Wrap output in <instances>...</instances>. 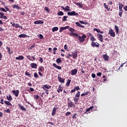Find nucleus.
Masks as SVG:
<instances>
[{"label": "nucleus", "instance_id": "680f3d73", "mask_svg": "<svg viewBox=\"0 0 127 127\" xmlns=\"http://www.w3.org/2000/svg\"><path fill=\"white\" fill-rule=\"evenodd\" d=\"M0 103L1 104V105H3V98H0Z\"/></svg>", "mask_w": 127, "mask_h": 127}, {"label": "nucleus", "instance_id": "1a4fd4ad", "mask_svg": "<svg viewBox=\"0 0 127 127\" xmlns=\"http://www.w3.org/2000/svg\"><path fill=\"white\" fill-rule=\"evenodd\" d=\"M97 37H98L99 40H100V41L101 42H104V38H103V35H102L101 34H98Z\"/></svg>", "mask_w": 127, "mask_h": 127}, {"label": "nucleus", "instance_id": "338daca9", "mask_svg": "<svg viewBox=\"0 0 127 127\" xmlns=\"http://www.w3.org/2000/svg\"><path fill=\"white\" fill-rule=\"evenodd\" d=\"M34 24H39V20L35 21L34 22Z\"/></svg>", "mask_w": 127, "mask_h": 127}, {"label": "nucleus", "instance_id": "5701e85b", "mask_svg": "<svg viewBox=\"0 0 127 127\" xmlns=\"http://www.w3.org/2000/svg\"><path fill=\"white\" fill-rule=\"evenodd\" d=\"M18 106H19V108H20V109H21L22 111H24L25 112V111H26V109H25V108H24V107H23L22 105L19 104Z\"/></svg>", "mask_w": 127, "mask_h": 127}, {"label": "nucleus", "instance_id": "cd10ccee", "mask_svg": "<svg viewBox=\"0 0 127 127\" xmlns=\"http://www.w3.org/2000/svg\"><path fill=\"white\" fill-rule=\"evenodd\" d=\"M75 4L76 5H78V6H79V7H83V3H82V2H76L75 3Z\"/></svg>", "mask_w": 127, "mask_h": 127}, {"label": "nucleus", "instance_id": "79ce46f5", "mask_svg": "<svg viewBox=\"0 0 127 127\" xmlns=\"http://www.w3.org/2000/svg\"><path fill=\"white\" fill-rule=\"evenodd\" d=\"M70 57H72V55L70 54H69L66 56L67 59H71V58Z\"/></svg>", "mask_w": 127, "mask_h": 127}, {"label": "nucleus", "instance_id": "2eb2a0df", "mask_svg": "<svg viewBox=\"0 0 127 127\" xmlns=\"http://www.w3.org/2000/svg\"><path fill=\"white\" fill-rule=\"evenodd\" d=\"M70 27L69 26H66L65 27H62L60 30V32H62L63 30H66V29H68Z\"/></svg>", "mask_w": 127, "mask_h": 127}, {"label": "nucleus", "instance_id": "ddd939ff", "mask_svg": "<svg viewBox=\"0 0 127 127\" xmlns=\"http://www.w3.org/2000/svg\"><path fill=\"white\" fill-rule=\"evenodd\" d=\"M58 107H54L53 109V111L52 112V116H55L56 114V111L58 110Z\"/></svg>", "mask_w": 127, "mask_h": 127}, {"label": "nucleus", "instance_id": "de8ad7c7", "mask_svg": "<svg viewBox=\"0 0 127 127\" xmlns=\"http://www.w3.org/2000/svg\"><path fill=\"white\" fill-rule=\"evenodd\" d=\"M68 30H69V31H71V32H75V29H73V28H69L68 29Z\"/></svg>", "mask_w": 127, "mask_h": 127}, {"label": "nucleus", "instance_id": "37998d69", "mask_svg": "<svg viewBox=\"0 0 127 127\" xmlns=\"http://www.w3.org/2000/svg\"><path fill=\"white\" fill-rule=\"evenodd\" d=\"M25 74L26 75V76H29V77H31V74H30V73H29L28 72H27V71H26L25 72Z\"/></svg>", "mask_w": 127, "mask_h": 127}, {"label": "nucleus", "instance_id": "c85d7f7f", "mask_svg": "<svg viewBox=\"0 0 127 127\" xmlns=\"http://www.w3.org/2000/svg\"><path fill=\"white\" fill-rule=\"evenodd\" d=\"M58 29H59L58 27H54L52 28V31L53 32H55V31H57Z\"/></svg>", "mask_w": 127, "mask_h": 127}, {"label": "nucleus", "instance_id": "f8f14e48", "mask_svg": "<svg viewBox=\"0 0 127 127\" xmlns=\"http://www.w3.org/2000/svg\"><path fill=\"white\" fill-rule=\"evenodd\" d=\"M19 38H27V37H29V36L25 34H22L18 36Z\"/></svg>", "mask_w": 127, "mask_h": 127}, {"label": "nucleus", "instance_id": "9b49d317", "mask_svg": "<svg viewBox=\"0 0 127 127\" xmlns=\"http://www.w3.org/2000/svg\"><path fill=\"white\" fill-rule=\"evenodd\" d=\"M13 94H14L15 97H18V95H19V90H12Z\"/></svg>", "mask_w": 127, "mask_h": 127}, {"label": "nucleus", "instance_id": "aec40b11", "mask_svg": "<svg viewBox=\"0 0 127 127\" xmlns=\"http://www.w3.org/2000/svg\"><path fill=\"white\" fill-rule=\"evenodd\" d=\"M58 79L59 80V82H60L61 83H64L65 82V79L60 76H58Z\"/></svg>", "mask_w": 127, "mask_h": 127}, {"label": "nucleus", "instance_id": "0eeeda50", "mask_svg": "<svg viewBox=\"0 0 127 127\" xmlns=\"http://www.w3.org/2000/svg\"><path fill=\"white\" fill-rule=\"evenodd\" d=\"M109 34H110V36H112V37H116V33H115V31L113 30V29H110L109 31Z\"/></svg>", "mask_w": 127, "mask_h": 127}, {"label": "nucleus", "instance_id": "4d7b16f0", "mask_svg": "<svg viewBox=\"0 0 127 127\" xmlns=\"http://www.w3.org/2000/svg\"><path fill=\"white\" fill-rule=\"evenodd\" d=\"M43 23H44V21H43V20H39V24H43Z\"/></svg>", "mask_w": 127, "mask_h": 127}, {"label": "nucleus", "instance_id": "423d86ee", "mask_svg": "<svg viewBox=\"0 0 127 127\" xmlns=\"http://www.w3.org/2000/svg\"><path fill=\"white\" fill-rule=\"evenodd\" d=\"M67 14L68 15H70V16H76V15H79V14L78 13H76V12L72 11L71 12H67Z\"/></svg>", "mask_w": 127, "mask_h": 127}, {"label": "nucleus", "instance_id": "473e14b6", "mask_svg": "<svg viewBox=\"0 0 127 127\" xmlns=\"http://www.w3.org/2000/svg\"><path fill=\"white\" fill-rule=\"evenodd\" d=\"M73 100L75 105H77V102L79 101V98L74 97Z\"/></svg>", "mask_w": 127, "mask_h": 127}, {"label": "nucleus", "instance_id": "ea45409f", "mask_svg": "<svg viewBox=\"0 0 127 127\" xmlns=\"http://www.w3.org/2000/svg\"><path fill=\"white\" fill-rule=\"evenodd\" d=\"M43 69H44V67L43 66H40L39 68V71H40V72H43Z\"/></svg>", "mask_w": 127, "mask_h": 127}, {"label": "nucleus", "instance_id": "bf43d9fd", "mask_svg": "<svg viewBox=\"0 0 127 127\" xmlns=\"http://www.w3.org/2000/svg\"><path fill=\"white\" fill-rule=\"evenodd\" d=\"M20 25H19V24H16L15 27V28H19V27H20Z\"/></svg>", "mask_w": 127, "mask_h": 127}, {"label": "nucleus", "instance_id": "3c124183", "mask_svg": "<svg viewBox=\"0 0 127 127\" xmlns=\"http://www.w3.org/2000/svg\"><path fill=\"white\" fill-rule=\"evenodd\" d=\"M27 58L28 59V60H29L30 61H33V60H32V59H31V56H27Z\"/></svg>", "mask_w": 127, "mask_h": 127}, {"label": "nucleus", "instance_id": "c9c22d12", "mask_svg": "<svg viewBox=\"0 0 127 127\" xmlns=\"http://www.w3.org/2000/svg\"><path fill=\"white\" fill-rule=\"evenodd\" d=\"M80 91H78L77 93L75 94V97L76 98H80Z\"/></svg>", "mask_w": 127, "mask_h": 127}, {"label": "nucleus", "instance_id": "13d9d810", "mask_svg": "<svg viewBox=\"0 0 127 127\" xmlns=\"http://www.w3.org/2000/svg\"><path fill=\"white\" fill-rule=\"evenodd\" d=\"M39 61L41 62V63H43V58L40 57Z\"/></svg>", "mask_w": 127, "mask_h": 127}, {"label": "nucleus", "instance_id": "5fc2aeb1", "mask_svg": "<svg viewBox=\"0 0 127 127\" xmlns=\"http://www.w3.org/2000/svg\"><path fill=\"white\" fill-rule=\"evenodd\" d=\"M0 10H1L2 11H4V12H6V10L4 9V8L0 7Z\"/></svg>", "mask_w": 127, "mask_h": 127}, {"label": "nucleus", "instance_id": "6e6552de", "mask_svg": "<svg viewBox=\"0 0 127 127\" xmlns=\"http://www.w3.org/2000/svg\"><path fill=\"white\" fill-rule=\"evenodd\" d=\"M67 107L68 108H72V107H75V106L74 105V103L72 101L69 100V101L67 103Z\"/></svg>", "mask_w": 127, "mask_h": 127}, {"label": "nucleus", "instance_id": "f257e3e1", "mask_svg": "<svg viewBox=\"0 0 127 127\" xmlns=\"http://www.w3.org/2000/svg\"><path fill=\"white\" fill-rule=\"evenodd\" d=\"M70 35H75V36H77L79 38V42H84L85 41V38H87V36L86 35H83L82 36H79V34L75 33H70Z\"/></svg>", "mask_w": 127, "mask_h": 127}, {"label": "nucleus", "instance_id": "a878e982", "mask_svg": "<svg viewBox=\"0 0 127 127\" xmlns=\"http://www.w3.org/2000/svg\"><path fill=\"white\" fill-rule=\"evenodd\" d=\"M103 5H104L105 8L107 9L108 10V11L110 10V8H109V5H107V4H106V3H104Z\"/></svg>", "mask_w": 127, "mask_h": 127}, {"label": "nucleus", "instance_id": "a211bd4d", "mask_svg": "<svg viewBox=\"0 0 127 127\" xmlns=\"http://www.w3.org/2000/svg\"><path fill=\"white\" fill-rule=\"evenodd\" d=\"M103 58L104 59L105 61H109V56H108V55H104Z\"/></svg>", "mask_w": 127, "mask_h": 127}, {"label": "nucleus", "instance_id": "09e8293b", "mask_svg": "<svg viewBox=\"0 0 127 127\" xmlns=\"http://www.w3.org/2000/svg\"><path fill=\"white\" fill-rule=\"evenodd\" d=\"M34 76L35 78H38L39 77V75H38V74H37V72H35L34 73Z\"/></svg>", "mask_w": 127, "mask_h": 127}, {"label": "nucleus", "instance_id": "603ef678", "mask_svg": "<svg viewBox=\"0 0 127 127\" xmlns=\"http://www.w3.org/2000/svg\"><path fill=\"white\" fill-rule=\"evenodd\" d=\"M5 113L7 114H10V110L9 109H7L6 110H5Z\"/></svg>", "mask_w": 127, "mask_h": 127}, {"label": "nucleus", "instance_id": "052dcab7", "mask_svg": "<svg viewBox=\"0 0 127 127\" xmlns=\"http://www.w3.org/2000/svg\"><path fill=\"white\" fill-rule=\"evenodd\" d=\"M0 17H3L4 16V14L3 12H0Z\"/></svg>", "mask_w": 127, "mask_h": 127}, {"label": "nucleus", "instance_id": "c03bdc74", "mask_svg": "<svg viewBox=\"0 0 127 127\" xmlns=\"http://www.w3.org/2000/svg\"><path fill=\"white\" fill-rule=\"evenodd\" d=\"M61 59H60V58H58L56 60L57 63H61Z\"/></svg>", "mask_w": 127, "mask_h": 127}, {"label": "nucleus", "instance_id": "a19ab883", "mask_svg": "<svg viewBox=\"0 0 127 127\" xmlns=\"http://www.w3.org/2000/svg\"><path fill=\"white\" fill-rule=\"evenodd\" d=\"M35 45H32L30 47L28 48V50H31L33 48H35Z\"/></svg>", "mask_w": 127, "mask_h": 127}, {"label": "nucleus", "instance_id": "4468645a", "mask_svg": "<svg viewBox=\"0 0 127 127\" xmlns=\"http://www.w3.org/2000/svg\"><path fill=\"white\" fill-rule=\"evenodd\" d=\"M79 90H80V87L78 86H76L73 89H72L71 90V93H75V92H76V91H79Z\"/></svg>", "mask_w": 127, "mask_h": 127}, {"label": "nucleus", "instance_id": "7ed1b4c3", "mask_svg": "<svg viewBox=\"0 0 127 127\" xmlns=\"http://www.w3.org/2000/svg\"><path fill=\"white\" fill-rule=\"evenodd\" d=\"M91 46L92 47H97V48H99V47H100V44L97 42H95L92 41L91 42Z\"/></svg>", "mask_w": 127, "mask_h": 127}, {"label": "nucleus", "instance_id": "0e129e2a", "mask_svg": "<svg viewBox=\"0 0 127 127\" xmlns=\"http://www.w3.org/2000/svg\"><path fill=\"white\" fill-rule=\"evenodd\" d=\"M0 18H3V19H7V17H6V16H4L3 17H0Z\"/></svg>", "mask_w": 127, "mask_h": 127}, {"label": "nucleus", "instance_id": "f03ea898", "mask_svg": "<svg viewBox=\"0 0 127 127\" xmlns=\"http://www.w3.org/2000/svg\"><path fill=\"white\" fill-rule=\"evenodd\" d=\"M42 88V89H43V90L46 91H45L46 94H47V95H48V94H49V92H48V90L49 89H50V88H51V86L50 85L48 86L47 84H46L45 85H43Z\"/></svg>", "mask_w": 127, "mask_h": 127}, {"label": "nucleus", "instance_id": "f704fd0d", "mask_svg": "<svg viewBox=\"0 0 127 127\" xmlns=\"http://www.w3.org/2000/svg\"><path fill=\"white\" fill-rule=\"evenodd\" d=\"M89 93H90V92H86L84 93H82L81 95V97H84V96H87L89 94Z\"/></svg>", "mask_w": 127, "mask_h": 127}, {"label": "nucleus", "instance_id": "f3484780", "mask_svg": "<svg viewBox=\"0 0 127 127\" xmlns=\"http://www.w3.org/2000/svg\"><path fill=\"white\" fill-rule=\"evenodd\" d=\"M58 93H60V92L63 91V87L61 86V85H60L58 87V89L57 90Z\"/></svg>", "mask_w": 127, "mask_h": 127}, {"label": "nucleus", "instance_id": "412c9836", "mask_svg": "<svg viewBox=\"0 0 127 127\" xmlns=\"http://www.w3.org/2000/svg\"><path fill=\"white\" fill-rule=\"evenodd\" d=\"M12 8H16V9H21V7L18 6L17 4L13 5Z\"/></svg>", "mask_w": 127, "mask_h": 127}, {"label": "nucleus", "instance_id": "e433bc0d", "mask_svg": "<svg viewBox=\"0 0 127 127\" xmlns=\"http://www.w3.org/2000/svg\"><path fill=\"white\" fill-rule=\"evenodd\" d=\"M45 10L48 12V13H49L50 12V9H49V8L48 7L46 6L45 7Z\"/></svg>", "mask_w": 127, "mask_h": 127}, {"label": "nucleus", "instance_id": "8fccbe9b", "mask_svg": "<svg viewBox=\"0 0 127 127\" xmlns=\"http://www.w3.org/2000/svg\"><path fill=\"white\" fill-rule=\"evenodd\" d=\"M70 115H71V112H66L65 114V116H66V117H69V116H70Z\"/></svg>", "mask_w": 127, "mask_h": 127}, {"label": "nucleus", "instance_id": "69168bd1", "mask_svg": "<svg viewBox=\"0 0 127 127\" xmlns=\"http://www.w3.org/2000/svg\"><path fill=\"white\" fill-rule=\"evenodd\" d=\"M91 77H92V78H96V74L92 73Z\"/></svg>", "mask_w": 127, "mask_h": 127}, {"label": "nucleus", "instance_id": "864d4df0", "mask_svg": "<svg viewBox=\"0 0 127 127\" xmlns=\"http://www.w3.org/2000/svg\"><path fill=\"white\" fill-rule=\"evenodd\" d=\"M10 24H11L12 27H15V25L16 24L14 23L13 22H11Z\"/></svg>", "mask_w": 127, "mask_h": 127}, {"label": "nucleus", "instance_id": "b1692460", "mask_svg": "<svg viewBox=\"0 0 127 127\" xmlns=\"http://www.w3.org/2000/svg\"><path fill=\"white\" fill-rule=\"evenodd\" d=\"M6 98L8 101H9L10 102L11 101H12V97H11V95H10V94H9V96H6Z\"/></svg>", "mask_w": 127, "mask_h": 127}, {"label": "nucleus", "instance_id": "dca6fc26", "mask_svg": "<svg viewBox=\"0 0 127 127\" xmlns=\"http://www.w3.org/2000/svg\"><path fill=\"white\" fill-rule=\"evenodd\" d=\"M53 66L55 67V68H57V69H58L59 70H61V69H62V67H61V66L57 65L55 63L53 64Z\"/></svg>", "mask_w": 127, "mask_h": 127}, {"label": "nucleus", "instance_id": "49530a36", "mask_svg": "<svg viewBox=\"0 0 127 127\" xmlns=\"http://www.w3.org/2000/svg\"><path fill=\"white\" fill-rule=\"evenodd\" d=\"M122 14H123V10H119V16H120V17H122L123 16Z\"/></svg>", "mask_w": 127, "mask_h": 127}, {"label": "nucleus", "instance_id": "bb28decb", "mask_svg": "<svg viewBox=\"0 0 127 127\" xmlns=\"http://www.w3.org/2000/svg\"><path fill=\"white\" fill-rule=\"evenodd\" d=\"M119 10H123V7H124V4L121 3H119Z\"/></svg>", "mask_w": 127, "mask_h": 127}, {"label": "nucleus", "instance_id": "6ab92c4d", "mask_svg": "<svg viewBox=\"0 0 127 127\" xmlns=\"http://www.w3.org/2000/svg\"><path fill=\"white\" fill-rule=\"evenodd\" d=\"M30 65L31 67H32V68L37 69V64H36V63H31Z\"/></svg>", "mask_w": 127, "mask_h": 127}, {"label": "nucleus", "instance_id": "58836bf2", "mask_svg": "<svg viewBox=\"0 0 127 127\" xmlns=\"http://www.w3.org/2000/svg\"><path fill=\"white\" fill-rule=\"evenodd\" d=\"M65 8L66 10V11H64L67 12V11H70V10H70V7L69 6H66Z\"/></svg>", "mask_w": 127, "mask_h": 127}, {"label": "nucleus", "instance_id": "393cba45", "mask_svg": "<svg viewBox=\"0 0 127 127\" xmlns=\"http://www.w3.org/2000/svg\"><path fill=\"white\" fill-rule=\"evenodd\" d=\"M4 104L5 105H7V106H11V107H12V105L11 104V103L9 101H4Z\"/></svg>", "mask_w": 127, "mask_h": 127}, {"label": "nucleus", "instance_id": "774afa93", "mask_svg": "<svg viewBox=\"0 0 127 127\" xmlns=\"http://www.w3.org/2000/svg\"><path fill=\"white\" fill-rule=\"evenodd\" d=\"M124 9H125V10H126V11H127V5L125 6L124 7Z\"/></svg>", "mask_w": 127, "mask_h": 127}, {"label": "nucleus", "instance_id": "20e7f679", "mask_svg": "<svg viewBox=\"0 0 127 127\" xmlns=\"http://www.w3.org/2000/svg\"><path fill=\"white\" fill-rule=\"evenodd\" d=\"M87 35L88 37H90V41L93 42V41H96V39L95 38V37L91 33H87Z\"/></svg>", "mask_w": 127, "mask_h": 127}, {"label": "nucleus", "instance_id": "4be33fe9", "mask_svg": "<svg viewBox=\"0 0 127 127\" xmlns=\"http://www.w3.org/2000/svg\"><path fill=\"white\" fill-rule=\"evenodd\" d=\"M16 60H23L24 59V57L22 56H20L18 57L15 58Z\"/></svg>", "mask_w": 127, "mask_h": 127}, {"label": "nucleus", "instance_id": "c756f323", "mask_svg": "<svg viewBox=\"0 0 127 127\" xmlns=\"http://www.w3.org/2000/svg\"><path fill=\"white\" fill-rule=\"evenodd\" d=\"M68 18V16H64L63 17V21H68V20L67 19V18Z\"/></svg>", "mask_w": 127, "mask_h": 127}, {"label": "nucleus", "instance_id": "6e6d98bb", "mask_svg": "<svg viewBox=\"0 0 127 127\" xmlns=\"http://www.w3.org/2000/svg\"><path fill=\"white\" fill-rule=\"evenodd\" d=\"M34 98L35 100H38V99H39V96L34 95Z\"/></svg>", "mask_w": 127, "mask_h": 127}, {"label": "nucleus", "instance_id": "9d476101", "mask_svg": "<svg viewBox=\"0 0 127 127\" xmlns=\"http://www.w3.org/2000/svg\"><path fill=\"white\" fill-rule=\"evenodd\" d=\"M77 72H78V69H77V68H75L73 70H71V75L72 76H75V75H76V74H77Z\"/></svg>", "mask_w": 127, "mask_h": 127}, {"label": "nucleus", "instance_id": "2f4dec72", "mask_svg": "<svg viewBox=\"0 0 127 127\" xmlns=\"http://www.w3.org/2000/svg\"><path fill=\"white\" fill-rule=\"evenodd\" d=\"M94 106H91L89 108H87L86 110V112H90L91 110H93Z\"/></svg>", "mask_w": 127, "mask_h": 127}, {"label": "nucleus", "instance_id": "e2e57ef3", "mask_svg": "<svg viewBox=\"0 0 127 127\" xmlns=\"http://www.w3.org/2000/svg\"><path fill=\"white\" fill-rule=\"evenodd\" d=\"M75 24L77 25V26H78L79 27H80V26L81 25V24H80V23L78 22H76Z\"/></svg>", "mask_w": 127, "mask_h": 127}, {"label": "nucleus", "instance_id": "4c0bfd02", "mask_svg": "<svg viewBox=\"0 0 127 127\" xmlns=\"http://www.w3.org/2000/svg\"><path fill=\"white\" fill-rule=\"evenodd\" d=\"M38 36L39 38V39H43L44 38V37H43V35L42 34H39Z\"/></svg>", "mask_w": 127, "mask_h": 127}, {"label": "nucleus", "instance_id": "7c9ffc66", "mask_svg": "<svg viewBox=\"0 0 127 127\" xmlns=\"http://www.w3.org/2000/svg\"><path fill=\"white\" fill-rule=\"evenodd\" d=\"M57 14L59 16H62V15H64V13L63 12V11H59V12H58Z\"/></svg>", "mask_w": 127, "mask_h": 127}, {"label": "nucleus", "instance_id": "a18cd8bd", "mask_svg": "<svg viewBox=\"0 0 127 127\" xmlns=\"http://www.w3.org/2000/svg\"><path fill=\"white\" fill-rule=\"evenodd\" d=\"M70 83H71V79H68L66 85L69 86V85H70Z\"/></svg>", "mask_w": 127, "mask_h": 127}, {"label": "nucleus", "instance_id": "39448f33", "mask_svg": "<svg viewBox=\"0 0 127 127\" xmlns=\"http://www.w3.org/2000/svg\"><path fill=\"white\" fill-rule=\"evenodd\" d=\"M71 56L73 59H77L78 57V52L77 51H73L72 52Z\"/></svg>", "mask_w": 127, "mask_h": 127}, {"label": "nucleus", "instance_id": "72a5a7b5", "mask_svg": "<svg viewBox=\"0 0 127 127\" xmlns=\"http://www.w3.org/2000/svg\"><path fill=\"white\" fill-rule=\"evenodd\" d=\"M115 28L116 29V33H119V31L120 30V29H119V27H118V26H117V25H115Z\"/></svg>", "mask_w": 127, "mask_h": 127}]
</instances>
